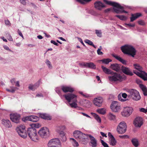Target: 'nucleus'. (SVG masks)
<instances>
[{"mask_svg":"<svg viewBox=\"0 0 147 147\" xmlns=\"http://www.w3.org/2000/svg\"><path fill=\"white\" fill-rule=\"evenodd\" d=\"M74 137L79 141L84 144H86L89 141V137L90 140V146L96 147L97 146V141L95 138L90 134H85L79 131H75L73 133Z\"/></svg>","mask_w":147,"mask_h":147,"instance_id":"1","label":"nucleus"},{"mask_svg":"<svg viewBox=\"0 0 147 147\" xmlns=\"http://www.w3.org/2000/svg\"><path fill=\"white\" fill-rule=\"evenodd\" d=\"M103 1L107 4L112 5L113 6L112 9L111 8H110L105 10V12H108L113 9L114 12L117 13H127V12L125 11L124 10L123 7L121 6L118 3L111 1H109L107 0H103Z\"/></svg>","mask_w":147,"mask_h":147,"instance_id":"2","label":"nucleus"},{"mask_svg":"<svg viewBox=\"0 0 147 147\" xmlns=\"http://www.w3.org/2000/svg\"><path fill=\"white\" fill-rule=\"evenodd\" d=\"M31 127H29L27 130L28 134L30 139L32 141L36 142L38 140L36 130L35 128H38L40 125L38 123H33L31 125Z\"/></svg>","mask_w":147,"mask_h":147,"instance_id":"3","label":"nucleus"},{"mask_svg":"<svg viewBox=\"0 0 147 147\" xmlns=\"http://www.w3.org/2000/svg\"><path fill=\"white\" fill-rule=\"evenodd\" d=\"M63 96L69 102H72V103H69L71 107L74 108L77 107V96L76 95L72 93H68L64 95Z\"/></svg>","mask_w":147,"mask_h":147,"instance_id":"4","label":"nucleus"},{"mask_svg":"<svg viewBox=\"0 0 147 147\" xmlns=\"http://www.w3.org/2000/svg\"><path fill=\"white\" fill-rule=\"evenodd\" d=\"M122 52L124 54H128L134 57L136 54V50L132 46L125 45L121 47Z\"/></svg>","mask_w":147,"mask_h":147,"instance_id":"5","label":"nucleus"},{"mask_svg":"<svg viewBox=\"0 0 147 147\" xmlns=\"http://www.w3.org/2000/svg\"><path fill=\"white\" fill-rule=\"evenodd\" d=\"M134 66L135 68L139 71L140 72L134 70V73L138 76L140 77L144 80H147V74L145 72L142 71V68L138 64H134Z\"/></svg>","mask_w":147,"mask_h":147,"instance_id":"6","label":"nucleus"},{"mask_svg":"<svg viewBox=\"0 0 147 147\" xmlns=\"http://www.w3.org/2000/svg\"><path fill=\"white\" fill-rule=\"evenodd\" d=\"M127 92L129 94L128 97L131 98L133 100L137 101L141 98L139 92L135 89H132L127 90Z\"/></svg>","mask_w":147,"mask_h":147,"instance_id":"7","label":"nucleus"},{"mask_svg":"<svg viewBox=\"0 0 147 147\" xmlns=\"http://www.w3.org/2000/svg\"><path fill=\"white\" fill-rule=\"evenodd\" d=\"M47 145L48 147H61L60 140L57 138L50 140L48 142Z\"/></svg>","mask_w":147,"mask_h":147,"instance_id":"8","label":"nucleus"},{"mask_svg":"<svg viewBox=\"0 0 147 147\" xmlns=\"http://www.w3.org/2000/svg\"><path fill=\"white\" fill-rule=\"evenodd\" d=\"M127 129V125L124 121L121 122L117 126V131L119 134H123L125 132Z\"/></svg>","mask_w":147,"mask_h":147,"instance_id":"9","label":"nucleus"},{"mask_svg":"<svg viewBox=\"0 0 147 147\" xmlns=\"http://www.w3.org/2000/svg\"><path fill=\"white\" fill-rule=\"evenodd\" d=\"M38 133L40 136L42 138H47L50 135L49 129L46 127L41 128L39 130Z\"/></svg>","mask_w":147,"mask_h":147,"instance_id":"10","label":"nucleus"},{"mask_svg":"<svg viewBox=\"0 0 147 147\" xmlns=\"http://www.w3.org/2000/svg\"><path fill=\"white\" fill-rule=\"evenodd\" d=\"M16 130L21 137L25 138L27 137V134L26 133L25 127L24 125H21L18 127L16 129Z\"/></svg>","mask_w":147,"mask_h":147,"instance_id":"11","label":"nucleus"},{"mask_svg":"<svg viewBox=\"0 0 147 147\" xmlns=\"http://www.w3.org/2000/svg\"><path fill=\"white\" fill-rule=\"evenodd\" d=\"M123 77L119 74L113 73L111 76L109 77V80L111 82L121 81Z\"/></svg>","mask_w":147,"mask_h":147,"instance_id":"12","label":"nucleus"},{"mask_svg":"<svg viewBox=\"0 0 147 147\" xmlns=\"http://www.w3.org/2000/svg\"><path fill=\"white\" fill-rule=\"evenodd\" d=\"M111 109L113 112H118L121 110L120 105L117 101H113L111 105Z\"/></svg>","mask_w":147,"mask_h":147,"instance_id":"13","label":"nucleus"},{"mask_svg":"<svg viewBox=\"0 0 147 147\" xmlns=\"http://www.w3.org/2000/svg\"><path fill=\"white\" fill-rule=\"evenodd\" d=\"M133 111L131 107H126L124 108L123 111L121 112L122 115L124 117H128L132 113Z\"/></svg>","mask_w":147,"mask_h":147,"instance_id":"14","label":"nucleus"},{"mask_svg":"<svg viewBox=\"0 0 147 147\" xmlns=\"http://www.w3.org/2000/svg\"><path fill=\"white\" fill-rule=\"evenodd\" d=\"M143 124V119L140 117H136L134 121V124L136 127H140Z\"/></svg>","mask_w":147,"mask_h":147,"instance_id":"15","label":"nucleus"},{"mask_svg":"<svg viewBox=\"0 0 147 147\" xmlns=\"http://www.w3.org/2000/svg\"><path fill=\"white\" fill-rule=\"evenodd\" d=\"M103 102V99L101 97H98L94 98L93 100L94 104L96 106L100 107Z\"/></svg>","mask_w":147,"mask_h":147,"instance_id":"16","label":"nucleus"},{"mask_svg":"<svg viewBox=\"0 0 147 147\" xmlns=\"http://www.w3.org/2000/svg\"><path fill=\"white\" fill-rule=\"evenodd\" d=\"M11 120L16 123H18L20 119V115L17 113H14L10 115Z\"/></svg>","mask_w":147,"mask_h":147,"instance_id":"17","label":"nucleus"},{"mask_svg":"<svg viewBox=\"0 0 147 147\" xmlns=\"http://www.w3.org/2000/svg\"><path fill=\"white\" fill-rule=\"evenodd\" d=\"M121 69L123 73L126 75L130 76H132L133 75L131 71L128 67L122 66Z\"/></svg>","mask_w":147,"mask_h":147,"instance_id":"18","label":"nucleus"},{"mask_svg":"<svg viewBox=\"0 0 147 147\" xmlns=\"http://www.w3.org/2000/svg\"><path fill=\"white\" fill-rule=\"evenodd\" d=\"M111 68L117 72L120 71L121 69V66L117 63H113L111 64Z\"/></svg>","mask_w":147,"mask_h":147,"instance_id":"19","label":"nucleus"},{"mask_svg":"<svg viewBox=\"0 0 147 147\" xmlns=\"http://www.w3.org/2000/svg\"><path fill=\"white\" fill-rule=\"evenodd\" d=\"M39 119L38 117L34 115L27 116L26 118V120L34 122H37L39 120Z\"/></svg>","mask_w":147,"mask_h":147,"instance_id":"20","label":"nucleus"},{"mask_svg":"<svg viewBox=\"0 0 147 147\" xmlns=\"http://www.w3.org/2000/svg\"><path fill=\"white\" fill-rule=\"evenodd\" d=\"M62 90L65 92H72L74 91L73 88L71 86H62L61 87Z\"/></svg>","mask_w":147,"mask_h":147,"instance_id":"21","label":"nucleus"},{"mask_svg":"<svg viewBox=\"0 0 147 147\" xmlns=\"http://www.w3.org/2000/svg\"><path fill=\"white\" fill-rule=\"evenodd\" d=\"M95 7L98 10H101L102 8L105 7V5L100 1L95 2L94 3Z\"/></svg>","mask_w":147,"mask_h":147,"instance_id":"22","label":"nucleus"},{"mask_svg":"<svg viewBox=\"0 0 147 147\" xmlns=\"http://www.w3.org/2000/svg\"><path fill=\"white\" fill-rule=\"evenodd\" d=\"M2 123L5 127L7 128H10L11 127V125L10 121L7 119H3L2 120Z\"/></svg>","mask_w":147,"mask_h":147,"instance_id":"23","label":"nucleus"},{"mask_svg":"<svg viewBox=\"0 0 147 147\" xmlns=\"http://www.w3.org/2000/svg\"><path fill=\"white\" fill-rule=\"evenodd\" d=\"M40 84V81H38L34 85L30 84L28 86V88L34 91L38 88Z\"/></svg>","mask_w":147,"mask_h":147,"instance_id":"24","label":"nucleus"},{"mask_svg":"<svg viewBox=\"0 0 147 147\" xmlns=\"http://www.w3.org/2000/svg\"><path fill=\"white\" fill-rule=\"evenodd\" d=\"M65 129V127L64 125H57L56 128V131L58 132L59 134L61 133V131H63Z\"/></svg>","mask_w":147,"mask_h":147,"instance_id":"25","label":"nucleus"},{"mask_svg":"<svg viewBox=\"0 0 147 147\" xmlns=\"http://www.w3.org/2000/svg\"><path fill=\"white\" fill-rule=\"evenodd\" d=\"M141 15V14L140 13H137L135 14H132L131 17L130 18V21L131 22L133 21Z\"/></svg>","mask_w":147,"mask_h":147,"instance_id":"26","label":"nucleus"},{"mask_svg":"<svg viewBox=\"0 0 147 147\" xmlns=\"http://www.w3.org/2000/svg\"><path fill=\"white\" fill-rule=\"evenodd\" d=\"M140 87L142 89L144 95L145 96H147V88L146 86L143 84H140Z\"/></svg>","mask_w":147,"mask_h":147,"instance_id":"27","label":"nucleus"},{"mask_svg":"<svg viewBox=\"0 0 147 147\" xmlns=\"http://www.w3.org/2000/svg\"><path fill=\"white\" fill-rule=\"evenodd\" d=\"M113 56L115 59L119 60L123 64L126 65V61L122 59L119 56L115 55H113Z\"/></svg>","mask_w":147,"mask_h":147,"instance_id":"28","label":"nucleus"},{"mask_svg":"<svg viewBox=\"0 0 147 147\" xmlns=\"http://www.w3.org/2000/svg\"><path fill=\"white\" fill-rule=\"evenodd\" d=\"M101 68L103 72L106 74H111L113 72L110 69L107 68L103 66H101Z\"/></svg>","mask_w":147,"mask_h":147,"instance_id":"29","label":"nucleus"},{"mask_svg":"<svg viewBox=\"0 0 147 147\" xmlns=\"http://www.w3.org/2000/svg\"><path fill=\"white\" fill-rule=\"evenodd\" d=\"M39 115L40 117L45 119L50 120V117L45 113H39Z\"/></svg>","mask_w":147,"mask_h":147,"instance_id":"30","label":"nucleus"},{"mask_svg":"<svg viewBox=\"0 0 147 147\" xmlns=\"http://www.w3.org/2000/svg\"><path fill=\"white\" fill-rule=\"evenodd\" d=\"M59 135L61 141L63 142H65L66 141L67 139L64 131H61Z\"/></svg>","mask_w":147,"mask_h":147,"instance_id":"31","label":"nucleus"},{"mask_svg":"<svg viewBox=\"0 0 147 147\" xmlns=\"http://www.w3.org/2000/svg\"><path fill=\"white\" fill-rule=\"evenodd\" d=\"M109 142L110 144L113 146L116 145L117 143V141L115 138L109 139Z\"/></svg>","mask_w":147,"mask_h":147,"instance_id":"32","label":"nucleus"},{"mask_svg":"<svg viewBox=\"0 0 147 147\" xmlns=\"http://www.w3.org/2000/svg\"><path fill=\"white\" fill-rule=\"evenodd\" d=\"M70 140L74 147H77L79 146V145L78 143L73 138H70Z\"/></svg>","mask_w":147,"mask_h":147,"instance_id":"33","label":"nucleus"},{"mask_svg":"<svg viewBox=\"0 0 147 147\" xmlns=\"http://www.w3.org/2000/svg\"><path fill=\"white\" fill-rule=\"evenodd\" d=\"M133 145L135 147H137L139 145V142L138 140L136 138L132 139L131 140Z\"/></svg>","mask_w":147,"mask_h":147,"instance_id":"34","label":"nucleus"},{"mask_svg":"<svg viewBox=\"0 0 147 147\" xmlns=\"http://www.w3.org/2000/svg\"><path fill=\"white\" fill-rule=\"evenodd\" d=\"M92 69H95L96 68V65L92 62L88 63L87 67Z\"/></svg>","mask_w":147,"mask_h":147,"instance_id":"35","label":"nucleus"},{"mask_svg":"<svg viewBox=\"0 0 147 147\" xmlns=\"http://www.w3.org/2000/svg\"><path fill=\"white\" fill-rule=\"evenodd\" d=\"M10 89H6L7 91L11 93L14 92L15 91L18 90V88L16 87L11 86L10 87Z\"/></svg>","mask_w":147,"mask_h":147,"instance_id":"36","label":"nucleus"},{"mask_svg":"<svg viewBox=\"0 0 147 147\" xmlns=\"http://www.w3.org/2000/svg\"><path fill=\"white\" fill-rule=\"evenodd\" d=\"M108 116L110 120H113V121H115V116L111 113H110L109 114Z\"/></svg>","mask_w":147,"mask_h":147,"instance_id":"37","label":"nucleus"},{"mask_svg":"<svg viewBox=\"0 0 147 147\" xmlns=\"http://www.w3.org/2000/svg\"><path fill=\"white\" fill-rule=\"evenodd\" d=\"M91 114L93 116L98 122L100 123L101 122V119L98 115L95 113H92Z\"/></svg>","mask_w":147,"mask_h":147,"instance_id":"38","label":"nucleus"},{"mask_svg":"<svg viewBox=\"0 0 147 147\" xmlns=\"http://www.w3.org/2000/svg\"><path fill=\"white\" fill-rule=\"evenodd\" d=\"M96 111L99 113L104 115L106 113L105 109L104 108L99 109L97 110Z\"/></svg>","mask_w":147,"mask_h":147,"instance_id":"39","label":"nucleus"},{"mask_svg":"<svg viewBox=\"0 0 147 147\" xmlns=\"http://www.w3.org/2000/svg\"><path fill=\"white\" fill-rule=\"evenodd\" d=\"M85 42L88 45L93 46L95 48H96V47L94 45L93 42L89 40L88 39L85 40Z\"/></svg>","mask_w":147,"mask_h":147,"instance_id":"40","label":"nucleus"},{"mask_svg":"<svg viewBox=\"0 0 147 147\" xmlns=\"http://www.w3.org/2000/svg\"><path fill=\"white\" fill-rule=\"evenodd\" d=\"M100 61L102 62L103 63H104L106 64H107L109 63V62L111 61L112 60L109 59H107L101 60Z\"/></svg>","mask_w":147,"mask_h":147,"instance_id":"41","label":"nucleus"},{"mask_svg":"<svg viewBox=\"0 0 147 147\" xmlns=\"http://www.w3.org/2000/svg\"><path fill=\"white\" fill-rule=\"evenodd\" d=\"M45 63L49 68L50 69L52 68V65L51 63L48 59H47L46 60Z\"/></svg>","mask_w":147,"mask_h":147,"instance_id":"42","label":"nucleus"},{"mask_svg":"<svg viewBox=\"0 0 147 147\" xmlns=\"http://www.w3.org/2000/svg\"><path fill=\"white\" fill-rule=\"evenodd\" d=\"M115 16L122 20H125L127 19L126 17L123 15H116Z\"/></svg>","mask_w":147,"mask_h":147,"instance_id":"43","label":"nucleus"},{"mask_svg":"<svg viewBox=\"0 0 147 147\" xmlns=\"http://www.w3.org/2000/svg\"><path fill=\"white\" fill-rule=\"evenodd\" d=\"M88 62H82L79 63V65L82 67H87Z\"/></svg>","mask_w":147,"mask_h":147,"instance_id":"44","label":"nucleus"},{"mask_svg":"<svg viewBox=\"0 0 147 147\" xmlns=\"http://www.w3.org/2000/svg\"><path fill=\"white\" fill-rule=\"evenodd\" d=\"M95 33L99 37H101L102 36V32L101 30H95Z\"/></svg>","mask_w":147,"mask_h":147,"instance_id":"45","label":"nucleus"},{"mask_svg":"<svg viewBox=\"0 0 147 147\" xmlns=\"http://www.w3.org/2000/svg\"><path fill=\"white\" fill-rule=\"evenodd\" d=\"M78 2L82 4H84L85 2H88L91 0H76Z\"/></svg>","mask_w":147,"mask_h":147,"instance_id":"46","label":"nucleus"},{"mask_svg":"<svg viewBox=\"0 0 147 147\" xmlns=\"http://www.w3.org/2000/svg\"><path fill=\"white\" fill-rule=\"evenodd\" d=\"M7 39L10 41H13V39L11 36L9 34H6Z\"/></svg>","mask_w":147,"mask_h":147,"instance_id":"47","label":"nucleus"},{"mask_svg":"<svg viewBox=\"0 0 147 147\" xmlns=\"http://www.w3.org/2000/svg\"><path fill=\"white\" fill-rule=\"evenodd\" d=\"M101 142L102 145L104 147H109L108 144L105 142L103 140H101Z\"/></svg>","mask_w":147,"mask_h":147,"instance_id":"48","label":"nucleus"},{"mask_svg":"<svg viewBox=\"0 0 147 147\" xmlns=\"http://www.w3.org/2000/svg\"><path fill=\"white\" fill-rule=\"evenodd\" d=\"M122 96L121 94H119L118 96V98L119 100L122 102H124L126 101L125 99H124L122 98L121 97Z\"/></svg>","mask_w":147,"mask_h":147,"instance_id":"49","label":"nucleus"},{"mask_svg":"<svg viewBox=\"0 0 147 147\" xmlns=\"http://www.w3.org/2000/svg\"><path fill=\"white\" fill-rule=\"evenodd\" d=\"M56 92L58 93L59 95L61 94V88H57L55 89Z\"/></svg>","mask_w":147,"mask_h":147,"instance_id":"50","label":"nucleus"},{"mask_svg":"<svg viewBox=\"0 0 147 147\" xmlns=\"http://www.w3.org/2000/svg\"><path fill=\"white\" fill-rule=\"evenodd\" d=\"M138 23L139 24L142 26H144L145 25V22L142 20H140L138 21Z\"/></svg>","mask_w":147,"mask_h":147,"instance_id":"51","label":"nucleus"},{"mask_svg":"<svg viewBox=\"0 0 147 147\" xmlns=\"http://www.w3.org/2000/svg\"><path fill=\"white\" fill-rule=\"evenodd\" d=\"M140 111L141 112H142L145 113L147 112V107L146 109H145L144 108H141L140 109Z\"/></svg>","mask_w":147,"mask_h":147,"instance_id":"52","label":"nucleus"},{"mask_svg":"<svg viewBox=\"0 0 147 147\" xmlns=\"http://www.w3.org/2000/svg\"><path fill=\"white\" fill-rule=\"evenodd\" d=\"M108 135L109 138V139L114 138L111 133L110 132L108 133Z\"/></svg>","mask_w":147,"mask_h":147,"instance_id":"53","label":"nucleus"},{"mask_svg":"<svg viewBox=\"0 0 147 147\" xmlns=\"http://www.w3.org/2000/svg\"><path fill=\"white\" fill-rule=\"evenodd\" d=\"M4 48L6 50L10 51H11L10 49L9 48L7 45H5L3 46Z\"/></svg>","mask_w":147,"mask_h":147,"instance_id":"54","label":"nucleus"},{"mask_svg":"<svg viewBox=\"0 0 147 147\" xmlns=\"http://www.w3.org/2000/svg\"><path fill=\"white\" fill-rule=\"evenodd\" d=\"M125 25L129 27H134L135 26V24H131V23L125 24Z\"/></svg>","mask_w":147,"mask_h":147,"instance_id":"55","label":"nucleus"},{"mask_svg":"<svg viewBox=\"0 0 147 147\" xmlns=\"http://www.w3.org/2000/svg\"><path fill=\"white\" fill-rule=\"evenodd\" d=\"M100 49H98L97 50V53L98 55H102L103 54V53L100 51Z\"/></svg>","mask_w":147,"mask_h":147,"instance_id":"56","label":"nucleus"},{"mask_svg":"<svg viewBox=\"0 0 147 147\" xmlns=\"http://www.w3.org/2000/svg\"><path fill=\"white\" fill-rule=\"evenodd\" d=\"M51 43L53 44L54 45H56L57 46H59V44L57 42H56L54 40H51Z\"/></svg>","mask_w":147,"mask_h":147,"instance_id":"57","label":"nucleus"},{"mask_svg":"<svg viewBox=\"0 0 147 147\" xmlns=\"http://www.w3.org/2000/svg\"><path fill=\"white\" fill-rule=\"evenodd\" d=\"M5 22L6 25H10V22L8 20H5Z\"/></svg>","mask_w":147,"mask_h":147,"instance_id":"58","label":"nucleus"},{"mask_svg":"<svg viewBox=\"0 0 147 147\" xmlns=\"http://www.w3.org/2000/svg\"><path fill=\"white\" fill-rule=\"evenodd\" d=\"M119 137L121 138H128L129 137L127 135L119 136Z\"/></svg>","mask_w":147,"mask_h":147,"instance_id":"59","label":"nucleus"},{"mask_svg":"<svg viewBox=\"0 0 147 147\" xmlns=\"http://www.w3.org/2000/svg\"><path fill=\"white\" fill-rule=\"evenodd\" d=\"M121 95L124 98H126L127 96V94L125 93H123Z\"/></svg>","mask_w":147,"mask_h":147,"instance_id":"60","label":"nucleus"},{"mask_svg":"<svg viewBox=\"0 0 147 147\" xmlns=\"http://www.w3.org/2000/svg\"><path fill=\"white\" fill-rule=\"evenodd\" d=\"M20 1L21 3L24 5H25L26 4L25 0H20Z\"/></svg>","mask_w":147,"mask_h":147,"instance_id":"61","label":"nucleus"},{"mask_svg":"<svg viewBox=\"0 0 147 147\" xmlns=\"http://www.w3.org/2000/svg\"><path fill=\"white\" fill-rule=\"evenodd\" d=\"M100 134L103 137H105L106 138H107V137L106 134H105L104 133L102 132H100Z\"/></svg>","mask_w":147,"mask_h":147,"instance_id":"62","label":"nucleus"},{"mask_svg":"<svg viewBox=\"0 0 147 147\" xmlns=\"http://www.w3.org/2000/svg\"><path fill=\"white\" fill-rule=\"evenodd\" d=\"M81 113L82 114V115L84 116H86V117H88V118H90L91 117L89 115H88L87 114L84 113Z\"/></svg>","mask_w":147,"mask_h":147,"instance_id":"63","label":"nucleus"},{"mask_svg":"<svg viewBox=\"0 0 147 147\" xmlns=\"http://www.w3.org/2000/svg\"><path fill=\"white\" fill-rule=\"evenodd\" d=\"M18 33L19 34V35L20 36H21L22 38H24L22 33L20 31V30H18Z\"/></svg>","mask_w":147,"mask_h":147,"instance_id":"64","label":"nucleus"}]
</instances>
